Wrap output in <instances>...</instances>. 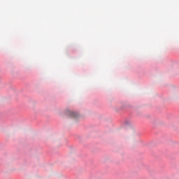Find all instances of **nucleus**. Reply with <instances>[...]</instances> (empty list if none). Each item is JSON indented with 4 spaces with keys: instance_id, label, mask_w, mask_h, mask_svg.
Segmentation results:
<instances>
[{
    "instance_id": "nucleus-1",
    "label": "nucleus",
    "mask_w": 179,
    "mask_h": 179,
    "mask_svg": "<svg viewBox=\"0 0 179 179\" xmlns=\"http://www.w3.org/2000/svg\"><path fill=\"white\" fill-rule=\"evenodd\" d=\"M69 117H71V118H78V113L72 111H70L69 113Z\"/></svg>"
}]
</instances>
